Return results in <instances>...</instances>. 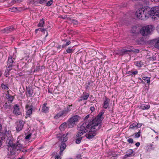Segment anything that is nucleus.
Listing matches in <instances>:
<instances>
[{
  "instance_id": "34",
  "label": "nucleus",
  "mask_w": 159,
  "mask_h": 159,
  "mask_svg": "<svg viewBox=\"0 0 159 159\" xmlns=\"http://www.w3.org/2000/svg\"><path fill=\"white\" fill-rule=\"evenodd\" d=\"M143 79L145 81H146L148 84H149L150 82V78L147 77H143Z\"/></svg>"
},
{
  "instance_id": "14",
  "label": "nucleus",
  "mask_w": 159,
  "mask_h": 159,
  "mask_svg": "<svg viewBox=\"0 0 159 159\" xmlns=\"http://www.w3.org/2000/svg\"><path fill=\"white\" fill-rule=\"evenodd\" d=\"M27 116H30L32 114V108L29 106L27 105L26 106Z\"/></svg>"
},
{
  "instance_id": "44",
  "label": "nucleus",
  "mask_w": 159,
  "mask_h": 159,
  "mask_svg": "<svg viewBox=\"0 0 159 159\" xmlns=\"http://www.w3.org/2000/svg\"><path fill=\"white\" fill-rule=\"evenodd\" d=\"M142 124L141 123H137V129L139 128L140 127L142 126Z\"/></svg>"
},
{
  "instance_id": "52",
  "label": "nucleus",
  "mask_w": 159,
  "mask_h": 159,
  "mask_svg": "<svg viewBox=\"0 0 159 159\" xmlns=\"http://www.w3.org/2000/svg\"><path fill=\"white\" fill-rule=\"evenodd\" d=\"M33 148H30L29 149H28V150H27V152L28 151H32L33 149Z\"/></svg>"
},
{
  "instance_id": "25",
  "label": "nucleus",
  "mask_w": 159,
  "mask_h": 159,
  "mask_svg": "<svg viewBox=\"0 0 159 159\" xmlns=\"http://www.w3.org/2000/svg\"><path fill=\"white\" fill-rule=\"evenodd\" d=\"M89 97V94L88 93H84L81 97L82 99L81 100H86L88 99Z\"/></svg>"
},
{
  "instance_id": "46",
  "label": "nucleus",
  "mask_w": 159,
  "mask_h": 159,
  "mask_svg": "<svg viewBox=\"0 0 159 159\" xmlns=\"http://www.w3.org/2000/svg\"><path fill=\"white\" fill-rule=\"evenodd\" d=\"M90 109L92 111H94L95 110V108L93 106L91 107Z\"/></svg>"
},
{
  "instance_id": "42",
  "label": "nucleus",
  "mask_w": 159,
  "mask_h": 159,
  "mask_svg": "<svg viewBox=\"0 0 159 159\" xmlns=\"http://www.w3.org/2000/svg\"><path fill=\"white\" fill-rule=\"evenodd\" d=\"M127 141L130 143H133V140L131 138H129L127 139Z\"/></svg>"
},
{
  "instance_id": "6",
  "label": "nucleus",
  "mask_w": 159,
  "mask_h": 159,
  "mask_svg": "<svg viewBox=\"0 0 159 159\" xmlns=\"http://www.w3.org/2000/svg\"><path fill=\"white\" fill-rule=\"evenodd\" d=\"M149 9L150 16H152V19L155 20L159 18V7H153Z\"/></svg>"
},
{
  "instance_id": "29",
  "label": "nucleus",
  "mask_w": 159,
  "mask_h": 159,
  "mask_svg": "<svg viewBox=\"0 0 159 159\" xmlns=\"http://www.w3.org/2000/svg\"><path fill=\"white\" fill-rule=\"evenodd\" d=\"M3 133L0 134V147L2 146V140L5 139L4 137H3Z\"/></svg>"
},
{
  "instance_id": "40",
  "label": "nucleus",
  "mask_w": 159,
  "mask_h": 159,
  "mask_svg": "<svg viewBox=\"0 0 159 159\" xmlns=\"http://www.w3.org/2000/svg\"><path fill=\"white\" fill-rule=\"evenodd\" d=\"M66 51L68 53H70L72 52V50L70 48H68L66 49Z\"/></svg>"
},
{
  "instance_id": "21",
  "label": "nucleus",
  "mask_w": 159,
  "mask_h": 159,
  "mask_svg": "<svg viewBox=\"0 0 159 159\" xmlns=\"http://www.w3.org/2000/svg\"><path fill=\"white\" fill-rule=\"evenodd\" d=\"M67 127L68 128V123H64L60 125L59 126V129L60 130L63 131Z\"/></svg>"
},
{
  "instance_id": "7",
  "label": "nucleus",
  "mask_w": 159,
  "mask_h": 159,
  "mask_svg": "<svg viewBox=\"0 0 159 159\" xmlns=\"http://www.w3.org/2000/svg\"><path fill=\"white\" fill-rule=\"evenodd\" d=\"M104 112V110H102L99 112L98 115L95 119L90 122L91 124H93L96 125L99 127L100 126V123L101 120L102 119V116Z\"/></svg>"
},
{
  "instance_id": "28",
  "label": "nucleus",
  "mask_w": 159,
  "mask_h": 159,
  "mask_svg": "<svg viewBox=\"0 0 159 159\" xmlns=\"http://www.w3.org/2000/svg\"><path fill=\"white\" fill-rule=\"evenodd\" d=\"M129 128L132 129H137V123H133L129 126Z\"/></svg>"
},
{
  "instance_id": "30",
  "label": "nucleus",
  "mask_w": 159,
  "mask_h": 159,
  "mask_svg": "<svg viewBox=\"0 0 159 159\" xmlns=\"http://www.w3.org/2000/svg\"><path fill=\"white\" fill-rule=\"evenodd\" d=\"M76 136L78 138L76 139L75 143L77 144H79L80 143L82 139V137H81V136L78 137Z\"/></svg>"
},
{
  "instance_id": "24",
  "label": "nucleus",
  "mask_w": 159,
  "mask_h": 159,
  "mask_svg": "<svg viewBox=\"0 0 159 159\" xmlns=\"http://www.w3.org/2000/svg\"><path fill=\"white\" fill-rule=\"evenodd\" d=\"M64 114H65V113L63 111H60L54 116V118L55 119H57Z\"/></svg>"
},
{
  "instance_id": "1",
  "label": "nucleus",
  "mask_w": 159,
  "mask_h": 159,
  "mask_svg": "<svg viewBox=\"0 0 159 159\" xmlns=\"http://www.w3.org/2000/svg\"><path fill=\"white\" fill-rule=\"evenodd\" d=\"M99 127L91 124L89 121H85L79 127V131L77 136L80 137L87 132L85 134V137L88 139H92L96 134V131L99 129Z\"/></svg>"
},
{
  "instance_id": "2",
  "label": "nucleus",
  "mask_w": 159,
  "mask_h": 159,
  "mask_svg": "<svg viewBox=\"0 0 159 159\" xmlns=\"http://www.w3.org/2000/svg\"><path fill=\"white\" fill-rule=\"evenodd\" d=\"M136 17L141 20L147 19L150 16L148 8H145L143 7L137 9L136 12Z\"/></svg>"
},
{
  "instance_id": "36",
  "label": "nucleus",
  "mask_w": 159,
  "mask_h": 159,
  "mask_svg": "<svg viewBox=\"0 0 159 159\" xmlns=\"http://www.w3.org/2000/svg\"><path fill=\"white\" fill-rule=\"evenodd\" d=\"M140 132L139 131L135 134L134 137L135 138H138L140 136Z\"/></svg>"
},
{
  "instance_id": "15",
  "label": "nucleus",
  "mask_w": 159,
  "mask_h": 159,
  "mask_svg": "<svg viewBox=\"0 0 159 159\" xmlns=\"http://www.w3.org/2000/svg\"><path fill=\"white\" fill-rule=\"evenodd\" d=\"M72 104L69 105L68 106H67L65 108L64 110L63 111L65 114H66L69 112L72 109Z\"/></svg>"
},
{
  "instance_id": "26",
  "label": "nucleus",
  "mask_w": 159,
  "mask_h": 159,
  "mask_svg": "<svg viewBox=\"0 0 159 159\" xmlns=\"http://www.w3.org/2000/svg\"><path fill=\"white\" fill-rule=\"evenodd\" d=\"M130 49L127 50H124V51H123V52H130L131 51H133L134 52H135L137 53H138L139 52V50L138 49H136V50H135V51H134V50H132V49H133V47L132 46L130 47Z\"/></svg>"
},
{
  "instance_id": "47",
  "label": "nucleus",
  "mask_w": 159,
  "mask_h": 159,
  "mask_svg": "<svg viewBox=\"0 0 159 159\" xmlns=\"http://www.w3.org/2000/svg\"><path fill=\"white\" fill-rule=\"evenodd\" d=\"M55 159H61L60 156L57 155L55 157Z\"/></svg>"
},
{
  "instance_id": "50",
  "label": "nucleus",
  "mask_w": 159,
  "mask_h": 159,
  "mask_svg": "<svg viewBox=\"0 0 159 159\" xmlns=\"http://www.w3.org/2000/svg\"><path fill=\"white\" fill-rule=\"evenodd\" d=\"M16 8H13L12 9L10 8V11H14V9H16Z\"/></svg>"
},
{
  "instance_id": "9",
  "label": "nucleus",
  "mask_w": 159,
  "mask_h": 159,
  "mask_svg": "<svg viewBox=\"0 0 159 159\" xmlns=\"http://www.w3.org/2000/svg\"><path fill=\"white\" fill-rule=\"evenodd\" d=\"M24 125V122L20 120L16 123V129L17 131L19 132L22 129Z\"/></svg>"
},
{
  "instance_id": "43",
  "label": "nucleus",
  "mask_w": 159,
  "mask_h": 159,
  "mask_svg": "<svg viewBox=\"0 0 159 159\" xmlns=\"http://www.w3.org/2000/svg\"><path fill=\"white\" fill-rule=\"evenodd\" d=\"M72 23L75 25H77L78 24V21L74 20H72Z\"/></svg>"
},
{
  "instance_id": "5",
  "label": "nucleus",
  "mask_w": 159,
  "mask_h": 159,
  "mask_svg": "<svg viewBox=\"0 0 159 159\" xmlns=\"http://www.w3.org/2000/svg\"><path fill=\"white\" fill-rule=\"evenodd\" d=\"M81 117L78 115H75L70 118L68 121V128H72L81 120Z\"/></svg>"
},
{
  "instance_id": "49",
  "label": "nucleus",
  "mask_w": 159,
  "mask_h": 159,
  "mask_svg": "<svg viewBox=\"0 0 159 159\" xmlns=\"http://www.w3.org/2000/svg\"><path fill=\"white\" fill-rule=\"evenodd\" d=\"M40 30L42 32L44 33L46 31V30L44 29H40Z\"/></svg>"
},
{
  "instance_id": "31",
  "label": "nucleus",
  "mask_w": 159,
  "mask_h": 159,
  "mask_svg": "<svg viewBox=\"0 0 159 159\" xmlns=\"http://www.w3.org/2000/svg\"><path fill=\"white\" fill-rule=\"evenodd\" d=\"M53 2H54L53 0H50L46 2V6L48 7L52 5Z\"/></svg>"
},
{
  "instance_id": "37",
  "label": "nucleus",
  "mask_w": 159,
  "mask_h": 159,
  "mask_svg": "<svg viewBox=\"0 0 159 159\" xmlns=\"http://www.w3.org/2000/svg\"><path fill=\"white\" fill-rule=\"evenodd\" d=\"M47 1V0H39V3L40 4L43 5L46 3Z\"/></svg>"
},
{
  "instance_id": "3",
  "label": "nucleus",
  "mask_w": 159,
  "mask_h": 159,
  "mask_svg": "<svg viewBox=\"0 0 159 159\" xmlns=\"http://www.w3.org/2000/svg\"><path fill=\"white\" fill-rule=\"evenodd\" d=\"M3 137H4L5 139L7 138V142L8 147V151H10L11 154H12L13 153V150L14 149L15 145L13 143V139L11 137V131H6Z\"/></svg>"
},
{
  "instance_id": "56",
  "label": "nucleus",
  "mask_w": 159,
  "mask_h": 159,
  "mask_svg": "<svg viewBox=\"0 0 159 159\" xmlns=\"http://www.w3.org/2000/svg\"><path fill=\"white\" fill-rule=\"evenodd\" d=\"M153 131H154L155 133H157V132L155 131V130H153Z\"/></svg>"
},
{
  "instance_id": "16",
  "label": "nucleus",
  "mask_w": 159,
  "mask_h": 159,
  "mask_svg": "<svg viewBox=\"0 0 159 159\" xmlns=\"http://www.w3.org/2000/svg\"><path fill=\"white\" fill-rule=\"evenodd\" d=\"M110 99L107 98H106L103 104V107L107 109L109 106V103L110 102Z\"/></svg>"
},
{
  "instance_id": "38",
  "label": "nucleus",
  "mask_w": 159,
  "mask_h": 159,
  "mask_svg": "<svg viewBox=\"0 0 159 159\" xmlns=\"http://www.w3.org/2000/svg\"><path fill=\"white\" fill-rule=\"evenodd\" d=\"M1 87L2 89H8L7 86L3 84H1Z\"/></svg>"
},
{
  "instance_id": "11",
  "label": "nucleus",
  "mask_w": 159,
  "mask_h": 159,
  "mask_svg": "<svg viewBox=\"0 0 159 159\" xmlns=\"http://www.w3.org/2000/svg\"><path fill=\"white\" fill-rule=\"evenodd\" d=\"M68 134V133H67L66 134H63L61 135L60 137V136H59L58 134L57 135L58 138L60 137L59 140L61 141L62 142H66L67 139V135Z\"/></svg>"
},
{
  "instance_id": "41",
  "label": "nucleus",
  "mask_w": 159,
  "mask_h": 159,
  "mask_svg": "<svg viewBox=\"0 0 159 159\" xmlns=\"http://www.w3.org/2000/svg\"><path fill=\"white\" fill-rule=\"evenodd\" d=\"M70 41H68L66 42V43L65 44L63 45H62V47L63 48L65 46H68L70 44Z\"/></svg>"
},
{
  "instance_id": "55",
  "label": "nucleus",
  "mask_w": 159,
  "mask_h": 159,
  "mask_svg": "<svg viewBox=\"0 0 159 159\" xmlns=\"http://www.w3.org/2000/svg\"><path fill=\"white\" fill-rule=\"evenodd\" d=\"M80 156H77V157L78 158H80Z\"/></svg>"
},
{
  "instance_id": "8",
  "label": "nucleus",
  "mask_w": 159,
  "mask_h": 159,
  "mask_svg": "<svg viewBox=\"0 0 159 159\" xmlns=\"http://www.w3.org/2000/svg\"><path fill=\"white\" fill-rule=\"evenodd\" d=\"M14 149L13 150V153L11 154H12L15 153L16 150L22 151L23 152H27V150L24 149L23 145L19 143H17L16 145H15V147Z\"/></svg>"
},
{
  "instance_id": "10",
  "label": "nucleus",
  "mask_w": 159,
  "mask_h": 159,
  "mask_svg": "<svg viewBox=\"0 0 159 159\" xmlns=\"http://www.w3.org/2000/svg\"><path fill=\"white\" fill-rule=\"evenodd\" d=\"M13 113L16 115H20V111L19 107L17 104H16L14 107Z\"/></svg>"
},
{
  "instance_id": "17",
  "label": "nucleus",
  "mask_w": 159,
  "mask_h": 159,
  "mask_svg": "<svg viewBox=\"0 0 159 159\" xmlns=\"http://www.w3.org/2000/svg\"><path fill=\"white\" fill-rule=\"evenodd\" d=\"M134 152V151L132 149H129L126 152V154L124 156V157L126 158L128 157L132 156Z\"/></svg>"
},
{
  "instance_id": "13",
  "label": "nucleus",
  "mask_w": 159,
  "mask_h": 159,
  "mask_svg": "<svg viewBox=\"0 0 159 159\" xmlns=\"http://www.w3.org/2000/svg\"><path fill=\"white\" fill-rule=\"evenodd\" d=\"M14 30V28L12 26H11L5 28L2 31L3 33H8Z\"/></svg>"
},
{
  "instance_id": "19",
  "label": "nucleus",
  "mask_w": 159,
  "mask_h": 159,
  "mask_svg": "<svg viewBox=\"0 0 159 159\" xmlns=\"http://www.w3.org/2000/svg\"><path fill=\"white\" fill-rule=\"evenodd\" d=\"M150 107V105L149 104H143L141 105L140 106V108L142 110H147L149 109Z\"/></svg>"
},
{
  "instance_id": "23",
  "label": "nucleus",
  "mask_w": 159,
  "mask_h": 159,
  "mask_svg": "<svg viewBox=\"0 0 159 159\" xmlns=\"http://www.w3.org/2000/svg\"><path fill=\"white\" fill-rule=\"evenodd\" d=\"M154 47L159 50V38L155 39Z\"/></svg>"
},
{
  "instance_id": "45",
  "label": "nucleus",
  "mask_w": 159,
  "mask_h": 159,
  "mask_svg": "<svg viewBox=\"0 0 159 159\" xmlns=\"http://www.w3.org/2000/svg\"><path fill=\"white\" fill-rule=\"evenodd\" d=\"M131 70L130 71H128L126 72V74L127 75V76L131 75Z\"/></svg>"
},
{
  "instance_id": "20",
  "label": "nucleus",
  "mask_w": 159,
  "mask_h": 159,
  "mask_svg": "<svg viewBox=\"0 0 159 159\" xmlns=\"http://www.w3.org/2000/svg\"><path fill=\"white\" fill-rule=\"evenodd\" d=\"M8 62V64L9 65L8 66V68H11L13 62V61L11 55L9 56Z\"/></svg>"
},
{
  "instance_id": "48",
  "label": "nucleus",
  "mask_w": 159,
  "mask_h": 159,
  "mask_svg": "<svg viewBox=\"0 0 159 159\" xmlns=\"http://www.w3.org/2000/svg\"><path fill=\"white\" fill-rule=\"evenodd\" d=\"M135 145L136 147H138L139 146L140 143L139 142H137L135 143Z\"/></svg>"
},
{
  "instance_id": "51",
  "label": "nucleus",
  "mask_w": 159,
  "mask_h": 159,
  "mask_svg": "<svg viewBox=\"0 0 159 159\" xmlns=\"http://www.w3.org/2000/svg\"><path fill=\"white\" fill-rule=\"evenodd\" d=\"M151 1L152 2H159V0H151Z\"/></svg>"
},
{
  "instance_id": "4",
  "label": "nucleus",
  "mask_w": 159,
  "mask_h": 159,
  "mask_svg": "<svg viewBox=\"0 0 159 159\" xmlns=\"http://www.w3.org/2000/svg\"><path fill=\"white\" fill-rule=\"evenodd\" d=\"M153 30V27L152 25H147L143 27L139 32L142 36H146L151 34Z\"/></svg>"
},
{
  "instance_id": "54",
  "label": "nucleus",
  "mask_w": 159,
  "mask_h": 159,
  "mask_svg": "<svg viewBox=\"0 0 159 159\" xmlns=\"http://www.w3.org/2000/svg\"><path fill=\"white\" fill-rule=\"evenodd\" d=\"M39 30V29H36L35 30V31L36 33H37V32H38V31Z\"/></svg>"
},
{
  "instance_id": "22",
  "label": "nucleus",
  "mask_w": 159,
  "mask_h": 159,
  "mask_svg": "<svg viewBox=\"0 0 159 159\" xmlns=\"http://www.w3.org/2000/svg\"><path fill=\"white\" fill-rule=\"evenodd\" d=\"M66 147V145L65 143H63L60 146V154L61 155L62 152L65 150Z\"/></svg>"
},
{
  "instance_id": "53",
  "label": "nucleus",
  "mask_w": 159,
  "mask_h": 159,
  "mask_svg": "<svg viewBox=\"0 0 159 159\" xmlns=\"http://www.w3.org/2000/svg\"><path fill=\"white\" fill-rule=\"evenodd\" d=\"M89 115H88L85 117V119H87L89 117Z\"/></svg>"
},
{
  "instance_id": "18",
  "label": "nucleus",
  "mask_w": 159,
  "mask_h": 159,
  "mask_svg": "<svg viewBox=\"0 0 159 159\" xmlns=\"http://www.w3.org/2000/svg\"><path fill=\"white\" fill-rule=\"evenodd\" d=\"M47 105V103H45L43 104L42 109V112L46 113L48 112L49 108L46 106Z\"/></svg>"
},
{
  "instance_id": "57",
  "label": "nucleus",
  "mask_w": 159,
  "mask_h": 159,
  "mask_svg": "<svg viewBox=\"0 0 159 159\" xmlns=\"http://www.w3.org/2000/svg\"><path fill=\"white\" fill-rule=\"evenodd\" d=\"M17 159H23V158H19Z\"/></svg>"
},
{
  "instance_id": "39",
  "label": "nucleus",
  "mask_w": 159,
  "mask_h": 159,
  "mask_svg": "<svg viewBox=\"0 0 159 159\" xmlns=\"http://www.w3.org/2000/svg\"><path fill=\"white\" fill-rule=\"evenodd\" d=\"M131 72H132V73H131V75H135L137 74L138 73V71H137V70H135V71L131 70Z\"/></svg>"
},
{
  "instance_id": "12",
  "label": "nucleus",
  "mask_w": 159,
  "mask_h": 159,
  "mask_svg": "<svg viewBox=\"0 0 159 159\" xmlns=\"http://www.w3.org/2000/svg\"><path fill=\"white\" fill-rule=\"evenodd\" d=\"M6 95V98L8 101L9 103H11L13 100V96L9 94L8 91H7Z\"/></svg>"
},
{
  "instance_id": "35",
  "label": "nucleus",
  "mask_w": 159,
  "mask_h": 159,
  "mask_svg": "<svg viewBox=\"0 0 159 159\" xmlns=\"http://www.w3.org/2000/svg\"><path fill=\"white\" fill-rule=\"evenodd\" d=\"M25 135H26L25 137V139H30V138L31 137V133H29L28 134L26 135V133H25Z\"/></svg>"
},
{
  "instance_id": "59",
  "label": "nucleus",
  "mask_w": 159,
  "mask_h": 159,
  "mask_svg": "<svg viewBox=\"0 0 159 159\" xmlns=\"http://www.w3.org/2000/svg\"><path fill=\"white\" fill-rule=\"evenodd\" d=\"M117 54H119V53L118 52V53H117Z\"/></svg>"
},
{
  "instance_id": "27",
  "label": "nucleus",
  "mask_w": 159,
  "mask_h": 159,
  "mask_svg": "<svg viewBox=\"0 0 159 159\" xmlns=\"http://www.w3.org/2000/svg\"><path fill=\"white\" fill-rule=\"evenodd\" d=\"M44 24V21L43 18L40 21L38 25V26L39 27H43V26Z\"/></svg>"
},
{
  "instance_id": "32",
  "label": "nucleus",
  "mask_w": 159,
  "mask_h": 159,
  "mask_svg": "<svg viewBox=\"0 0 159 159\" xmlns=\"http://www.w3.org/2000/svg\"><path fill=\"white\" fill-rule=\"evenodd\" d=\"M135 65L138 67H141L143 65V63L141 61H136L135 62Z\"/></svg>"
},
{
  "instance_id": "33",
  "label": "nucleus",
  "mask_w": 159,
  "mask_h": 159,
  "mask_svg": "<svg viewBox=\"0 0 159 159\" xmlns=\"http://www.w3.org/2000/svg\"><path fill=\"white\" fill-rule=\"evenodd\" d=\"M11 68H8V67L7 68L5 73V75L6 77H7L9 75V72L11 70Z\"/></svg>"
},
{
  "instance_id": "58",
  "label": "nucleus",
  "mask_w": 159,
  "mask_h": 159,
  "mask_svg": "<svg viewBox=\"0 0 159 159\" xmlns=\"http://www.w3.org/2000/svg\"><path fill=\"white\" fill-rule=\"evenodd\" d=\"M134 28H135V29H136V28H137V27H136V26H135V27H134Z\"/></svg>"
}]
</instances>
